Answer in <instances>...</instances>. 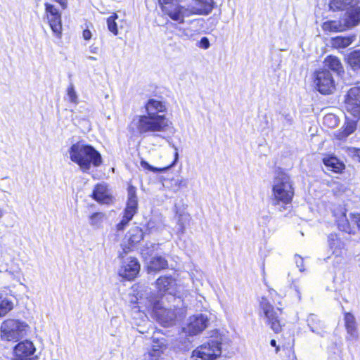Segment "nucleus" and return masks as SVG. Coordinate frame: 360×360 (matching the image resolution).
Here are the masks:
<instances>
[{"instance_id":"1","label":"nucleus","mask_w":360,"mask_h":360,"mask_svg":"<svg viewBox=\"0 0 360 360\" xmlns=\"http://www.w3.org/2000/svg\"><path fill=\"white\" fill-rule=\"evenodd\" d=\"M332 11H345L339 20H328L322 29L327 32H340L350 30L360 24V0H331Z\"/></svg>"},{"instance_id":"2","label":"nucleus","mask_w":360,"mask_h":360,"mask_svg":"<svg viewBox=\"0 0 360 360\" xmlns=\"http://www.w3.org/2000/svg\"><path fill=\"white\" fill-rule=\"evenodd\" d=\"M70 160L77 163L83 172L88 171L91 165L98 167L102 163L101 154L91 146L77 142L69 149Z\"/></svg>"},{"instance_id":"3","label":"nucleus","mask_w":360,"mask_h":360,"mask_svg":"<svg viewBox=\"0 0 360 360\" xmlns=\"http://www.w3.org/2000/svg\"><path fill=\"white\" fill-rule=\"evenodd\" d=\"M131 126L141 134L162 132L167 127V120L165 116L136 115L131 121Z\"/></svg>"},{"instance_id":"4","label":"nucleus","mask_w":360,"mask_h":360,"mask_svg":"<svg viewBox=\"0 0 360 360\" xmlns=\"http://www.w3.org/2000/svg\"><path fill=\"white\" fill-rule=\"evenodd\" d=\"M30 326L19 319H8L0 326L1 338L4 341L18 342L27 335Z\"/></svg>"},{"instance_id":"5","label":"nucleus","mask_w":360,"mask_h":360,"mask_svg":"<svg viewBox=\"0 0 360 360\" xmlns=\"http://www.w3.org/2000/svg\"><path fill=\"white\" fill-rule=\"evenodd\" d=\"M272 191L277 202H290L294 195V188L290 176L285 173H278L274 180Z\"/></svg>"},{"instance_id":"6","label":"nucleus","mask_w":360,"mask_h":360,"mask_svg":"<svg viewBox=\"0 0 360 360\" xmlns=\"http://www.w3.org/2000/svg\"><path fill=\"white\" fill-rule=\"evenodd\" d=\"M148 307L151 310L153 316L161 325L165 327H169L174 323L176 314L174 309L167 308L157 297L149 296Z\"/></svg>"},{"instance_id":"7","label":"nucleus","mask_w":360,"mask_h":360,"mask_svg":"<svg viewBox=\"0 0 360 360\" xmlns=\"http://www.w3.org/2000/svg\"><path fill=\"white\" fill-rule=\"evenodd\" d=\"M334 216L340 231L353 236L356 233L357 226L360 225L359 213L350 212L347 214L346 208L340 207L334 212Z\"/></svg>"},{"instance_id":"8","label":"nucleus","mask_w":360,"mask_h":360,"mask_svg":"<svg viewBox=\"0 0 360 360\" xmlns=\"http://www.w3.org/2000/svg\"><path fill=\"white\" fill-rule=\"evenodd\" d=\"M260 309L263 313L265 323L276 333L282 330V326L280 316L282 310L280 308H275L265 297H262L259 303Z\"/></svg>"},{"instance_id":"9","label":"nucleus","mask_w":360,"mask_h":360,"mask_svg":"<svg viewBox=\"0 0 360 360\" xmlns=\"http://www.w3.org/2000/svg\"><path fill=\"white\" fill-rule=\"evenodd\" d=\"M156 286L158 288V296L150 295L157 297L162 302L167 300L168 302L176 300V294L177 292V284L176 280L169 276H160L156 281Z\"/></svg>"},{"instance_id":"10","label":"nucleus","mask_w":360,"mask_h":360,"mask_svg":"<svg viewBox=\"0 0 360 360\" xmlns=\"http://www.w3.org/2000/svg\"><path fill=\"white\" fill-rule=\"evenodd\" d=\"M214 2L213 0H193L188 7L179 8L178 12L181 13V21L184 22V18H188L192 15H207L213 9Z\"/></svg>"},{"instance_id":"11","label":"nucleus","mask_w":360,"mask_h":360,"mask_svg":"<svg viewBox=\"0 0 360 360\" xmlns=\"http://www.w3.org/2000/svg\"><path fill=\"white\" fill-rule=\"evenodd\" d=\"M221 343L211 340L198 347L192 354L193 360H215L221 355Z\"/></svg>"},{"instance_id":"12","label":"nucleus","mask_w":360,"mask_h":360,"mask_svg":"<svg viewBox=\"0 0 360 360\" xmlns=\"http://www.w3.org/2000/svg\"><path fill=\"white\" fill-rule=\"evenodd\" d=\"M314 84L316 89L322 94H330L335 88L332 74L328 69H321L316 72Z\"/></svg>"},{"instance_id":"13","label":"nucleus","mask_w":360,"mask_h":360,"mask_svg":"<svg viewBox=\"0 0 360 360\" xmlns=\"http://www.w3.org/2000/svg\"><path fill=\"white\" fill-rule=\"evenodd\" d=\"M345 109L355 118L360 117V82L351 88L345 97Z\"/></svg>"},{"instance_id":"14","label":"nucleus","mask_w":360,"mask_h":360,"mask_svg":"<svg viewBox=\"0 0 360 360\" xmlns=\"http://www.w3.org/2000/svg\"><path fill=\"white\" fill-rule=\"evenodd\" d=\"M35 352L36 347L32 341H20L13 348V360H36Z\"/></svg>"},{"instance_id":"15","label":"nucleus","mask_w":360,"mask_h":360,"mask_svg":"<svg viewBox=\"0 0 360 360\" xmlns=\"http://www.w3.org/2000/svg\"><path fill=\"white\" fill-rule=\"evenodd\" d=\"M44 6L46 18L53 32L57 37H60L62 32L61 14L53 4L45 3Z\"/></svg>"},{"instance_id":"16","label":"nucleus","mask_w":360,"mask_h":360,"mask_svg":"<svg viewBox=\"0 0 360 360\" xmlns=\"http://www.w3.org/2000/svg\"><path fill=\"white\" fill-rule=\"evenodd\" d=\"M140 271V264L134 257H129L124 261L119 270V274L128 280L134 279Z\"/></svg>"},{"instance_id":"17","label":"nucleus","mask_w":360,"mask_h":360,"mask_svg":"<svg viewBox=\"0 0 360 360\" xmlns=\"http://www.w3.org/2000/svg\"><path fill=\"white\" fill-rule=\"evenodd\" d=\"M162 11L165 15H168L172 20L181 22V13L178 12L179 8H183L184 6L174 2V0H159Z\"/></svg>"},{"instance_id":"18","label":"nucleus","mask_w":360,"mask_h":360,"mask_svg":"<svg viewBox=\"0 0 360 360\" xmlns=\"http://www.w3.org/2000/svg\"><path fill=\"white\" fill-rule=\"evenodd\" d=\"M207 324V316L201 314L194 315L190 318L186 330L190 335H197L205 329Z\"/></svg>"},{"instance_id":"19","label":"nucleus","mask_w":360,"mask_h":360,"mask_svg":"<svg viewBox=\"0 0 360 360\" xmlns=\"http://www.w3.org/2000/svg\"><path fill=\"white\" fill-rule=\"evenodd\" d=\"M344 321L347 334L346 337L347 340H357L359 339V332L354 316L350 312H345Z\"/></svg>"},{"instance_id":"20","label":"nucleus","mask_w":360,"mask_h":360,"mask_svg":"<svg viewBox=\"0 0 360 360\" xmlns=\"http://www.w3.org/2000/svg\"><path fill=\"white\" fill-rule=\"evenodd\" d=\"M92 198L100 203L110 204L112 201V196L108 186L105 184H98L96 185Z\"/></svg>"},{"instance_id":"21","label":"nucleus","mask_w":360,"mask_h":360,"mask_svg":"<svg viewBox=\"0 0 360 360\" xmlns=\"http://www.w3.org/2000/svg\"><path fill=\"white\" fill-rule=\"evenodd\" d=\"M146 114L153 116H165L163 113L166 111L165 102L154 98L149 99L145 105Z\"/></svg>"},{"instance_id":"22","label":"nucleus","mask_w":360,"mask_h":360,"mask_svg":"<svg viewBox=\"0 0 360 360\" xmlns=\"http://www.w3.org/2000/svg\"><path fill=\"white\" fill-rule=\"evenodd\" d=\"M328 241L330 248L333 250V255H334L338 259L337 262H340L342 259L343 243L340 240L336 233H330L328 236Z\"/></svg>"},{"instance_id":"23","label":"nucleus","mask_w":360,"mask_h":360,"mask_svg":"<svg viewBox=\"0 0 360 360\" xmlns=\"http://www.w3.org/2000/svg\"><path fill=\"white\" fill-rule=\"evenodd\" d=\"M175 218L176 219V233L182 236L185 233L186 227L189 224L191 217L190 214L186 212H179L175 207Z\"/></svg>"},{"instance_id":"24","label":"nucleus","mask_w":360,"mask_h":360,"mask_svg":"<svg viewBox=\"0 0 360 360\" xmlns=\"http://www.w3.org/2000/svg\"><path fill=\"white\" fill-rule=\"evenodd\" d=\"M13 307V297L5 292H0V317L6 315Z\"/></svg>"},{"instance_id":"25","label":"nucleus","mask_w":360,"mask_h":360,"mask_svg":"<svg viewBox=\"0 0 360 360\" xmlns=\"http://www.w3.org/2000/svg\"><path fill=\"white\" fill-rule=\"evenodd\" d=\"M138 207V200L136 195V190L134 187L130 186L128 188V200L124 210V213L130 214L132 217L136 214Z\"/></svg>"},{"instance_id":"26","label":"nucleus","mask_w":360,"mask_h":360,"mask_svg":"<svg viewBox=\"0 0 360 360\" xmlns=\"http://www.w3.org/2000/svg\"><path fill=\"white\" fill-rule=\"evenodd\" d=\"M356 38V34L349 36H338L331 38L330 44L332 47L335 49H345L351 45Z\"/></svg>"},{"instance_id":"27","label":"nucleus","mask_w":360,"mask_h":360,"mask_svg":"<svg viewBox=\"0 0 360 360\" xmlns=\"http://www.w3.org/2000/svg\"><path fill=\"white\" fill-rule=\"evenodd\" d=\"M173 148H174V150H175V152H174V161L172 162V163L170 165H169L167 167H155L151 166L146 161L142 160L141 161V166L143 169L149 170V171H151V172H153L154 173H159V172H162L166 171L167 169H168L171 167L174 166L178 160H179L178 149L174 145H173Z\"/></svg>"},{"instance_id":"28","label":"nucleus","mask_w":360,"mask_h":360,"mask_svg":"<svg viewBox=\"0 0 360 360\" xmlns=\"http://www.w3.org/2000/svg\"><path fill=\"white\" fill-rule=\"evenodd\" d=\"M146 226L150 233H161L166 226L162 217H155L148 221Z\"/></svg>"},{"instance_id":"29","label":"nucleus","mask_w":360,"mask_h":360,"mask_svg":"<svg viewBox=\"0 0 360 360\" xmlns=\"http://www.w3.org/2000/svg\"><path fill=\"white\" fill-rule=\"evenodd\" d=\"M165 349V345L161 342L153 345L152 348L144 355L145 360H158L163 351Z\"/></svg>"},{"instance_id":"30","label":"nucleus","mask_w":360,"mask_h":360,"mask_svg":"<svg viewBox=\"0 0 360 360\" xmlns=\"http://www.w3.org/2000/svg\"><path fill=\"white\" fill-rule=\"evenodd\" d=\"M129 245H135L143 238V232L138 226L131 228L126 236Z\"/></svg>"},{"instance_id":"31","label":"nucleus","mask_w":360,"mask_h":360,"mask_svg":"<svg viewBox=\"0 0 360 360\" xmlns=\"http://www.w3.org/2000/svg\"><path fill=\"white\" fill-rule=\"evenodd\" d=\"M323 162L326 167L336 173L341 172L345 167L344 165L334 156L324 158L323 159Z\"/></svg>"},{"instance_id":"32","label":"nucleus","mask_w":360,"mask_h":360,"mask_svg":"<svg viewBox=\"0 0 360 360\" xmlns=\"http://www.w3.org/2000/svg\"><path fill=\"white\" fill-rule=\"evenodd\" d=\"M168 266L167 261L162 256L154 257L150 261L148 270L158 271L161 269H166Z\"/></svg>"},{"instance_id":"33","label":"nucleus","mask_w":360,"mask_h":360,"mask_svg":"<svg viewBox=\"0 0 360 360\" xmlns=\"http://www.w3.org/2000/svg\"><path fill=\"white\" fill-rule=\"evenodd\" d=\"M325 66L333 70L337 74L342 71V65L340 60L336 56H329L325 59Z\"/></svg>"},{"instance_id":"34","label":"nucleus","mask_w":360,"mask_h":360,"mask_svg":"<svg viewBox=\"0 0 360 360\" xmlns=\"http://www.w3.org/2000/svg\"><path fill=\"white\" fill-rule=\"evenodd\" d=\"M347 62L354 71L360 70V49L355 50L347 55Z\"/></svg>"},{"instance_id":"35","label":"nucleus","mask_w":360,"mask_h":360,"mask_svg":"<svg viewBox=\"0 0 360 360\" xmlns=\"http://www.w3.org/2000/svg\"><path fill=\"white\" fill-rule=\"evenodd\" d=\"M308 326L310 330L313 333H319V328L321 321L318 319V317L314 314H310L307 318Z\"/></svg>"},{"instance_id":"36","label":"nucleus","mask_w":360,"mask_h":360,"mask_svg":"<svg viewBox=\"0 0 360 360\" xmlns=\"http://www.w3.org/2000/svg\"><path fill=\"white\" fill-rule=\"evenodd\" d=\"M356 129V124L354 122H348L342 131L338 135L340 139H345L352 134Z\"/></svg>"},{"instance_id":"37","label":"nucleus","mask_w":360,"mask_h":360,"mask_svg":"<svg viewBox=\"0 0 360 360\" xmlns=\"http://www.w3.org/2000/svg\"><path fill=\"white\" fill-rule=\"evenodd\" d=\"M104 219V214L101 212L94 213L89 219V223L91 226L98 228L101 226Z\"/></svg>"},{"instance_id":"38","label":"nucleus","mask_w":360,"mask_h":360,"mask_svg":"<svg viewBox=\"0 0 360 360\" xmlns=\"http://www.w3.org/2000/svg\"><path fill=\"white\" fill-rule=\"evenodd\" d=\"M176 35L183 40H189L193 36V30L190 28H177Z\"/></svg>"},{"instance_id":"39","label":"nucleus","mask_w":360,"mask_h":360,"mask_svg":"<svg viewBox=\"0 0 360 360\" xmlns=\"http://www.w3.org/2000/svg\"><path fill=\"white\" fill-rule=\"evenodd\" d=\"M117 18L116 14L110 16L107 20V25L108 30L113 33L115 35L118 34L117 23L115 22V19Z\"/></svg>"},{"instance_id":"40","label":"nucleus","mask_w":360,"mask_h":360,"mask_svg":"<svg viewBox=\"0 0 360 360\" xmlns=\"http://www.w3.org/2000/svg\"><path fill=\"white\" fill-rule=\"evenodd\" d=\"M67 94L68 97V100L73 103H77L78 98L77 93L75 90L74 85L70 84L67 89Z\"/></svg>"},{"instance_id":"41","label":"nucleus","mask_w":360,"mask_h":360,"mask_svg":"<svg viewBox=\"0 0 360 360\" xmlns=\"http://www.w3.org/2000/svg\"><path fill=\"white\" fill-rule=\"evenodd\" d=\"M281 121L284 127H288L293 124V116L290 113H281Z\"/></svg>"},{"instance_id":"42","label":"nucleus","mask_w":360,"mask_h":360,"mask_svg":"<svg viewBox=\"0 0 360 360\" xmlns=\"http://www.w3.org/2000/svg\"><path fill=\"white\" fill-rule=\"evenodd\" d=\"M133 217L131 215H129L126 213H124V216L121 221L117 225V229L118 231H122L125 229L129 221L132 219Z\"/></svg>"},{"instance_id":"43","label":"nucleus","mask_w":360,"mask_h":360,"mask_svg":"<svg viewBox=\"0 0 360 360\" xmlns=\"http://www.w3.org/2000/svg\"><path fill=\"white\" fill-rule=\"evenodd\" d=\"M8 273L12 276L13 278L15 281H17L18 282H19V283L23 286H25V288H27V286L23 283V282L21 281V278H22L23 280H25V278L23 277V275L21 272V270L20 269H18L15 271H8Z\"/></svg>"},{"instance_id":"44","label":"nucleus","mask_w":360,"mask_h":360,"mask_svg":"<svg viewBox=\"0 0 360 360\" xmlns=\"http://www.w3.org/2000/svg\"><path fill=\"white\" fill-rule=\"evenodd\" d=\"M323 122L325 124H330L331 127L335 126L337 124V118L333 114H328L323 117Z\"/></svg>"},{"instance_id":"45","label":"nucleus","mask_w":360,"mask_h":360,"mask_svg":"<svg viewBox=\"0 0 360 360\" xmlns=\"http://www.w3.org/2000/svg\"><path fill=\"white\" fill-rule=\"evenodd\" d=\"M197 46L202 49H207L210 46V43L207 37H204L201 38V39L198 41L196 44Z\"/></svg>"},{"instance_id":"46","label":"nucleus","mask_w":360,"mask_h":360,"mask_svg":"<svg viewBox=\"0 0 360 360\" xmlns=\"http://www.w3.org/2000/svg\"><path fill=\"white\" fill-rule=\"evenodd\" d=\"M348 154L354 159L360 162V149L356 148H349Z\"/></svg>"},{"instance_id":"47","label":"nucleus","mask_w":360,"mask_h":360,"mask_svg":"<svg viewBox=\"0 0 360 360\" xmlns=\"http://www.w3.org/2000/svg\"><path fill=\"white\" fill-rule=\"evenodd\" d=\"M174 185L176 186L178 188L181 187H187L188 182L187 180L184 179H178L174 180Z\"/></svg>"},{"instance_id":"48","label":"nucleus","mask_w":360,"mask_h":360,"mask_svg":"<svg viewBox=\"0 0 360 360\" xmlns=\"http://www.w3.org/2000/svg\"><path fill=\"white\" fill-rule=\"evenodd\" d=\"M295 262H296L297 266L300 269V271L301 272H303L304 271L303 259L302 257H299L296 259Z\"/></svg>"},{"instance_id":"49","label":"nucleus","mask_w":360,"mask_h":360,"mask_svg":"<svg viewBox=\"0 0 360 360\" xmlns=\"http://www.w3.org/2000/svg\"><path fill=\"white\" fill-rule=\"evenodd\" d=\"M83 37L85 40H89L91 37V33L89 30H84L83 31Z\"/></svg>"},{"instance_id":"50","label":"nucleus","mask_w":360,"mask_h":360,"mask_svg":"<svg viewBox=\"0 0 360 360\" xmlns=\"http://www.w3.org/2000/svg\"><path fill=\"white\" fill-rule=\"evenodd\" d=\"M56 2L58 3L63 9H65L68 6V0H54Z\"/></svg>"},{"instance_id":"51","label":"nucleus","mask_w":360,"mask_h":360,"mask_svg":"<svg viewBox=\"0 0 360 360\" xmlns=\"http://www.w3.org/2000/svg\"><path fill=\"white\" fill-rule=\"evenodd\" d=\"M294 288L295 290H296L297 292V297H298V299L300 300H301V292L298 288L297 286H296L295 285H294Z\"/></svg>"},{"instance_id":"52","label":"nucleus","mask_w":360,"mask_h":360,"mask_svg":"<svg viewBox=\"0 0 360 360\" xmlns=\"http://www.w3.org/2000/svg\"><path fill=\"white\" fill-rule=\"evenodd\" d=\"M5 212V210L0 207V219H1L4 217Z\"/></svg>"},{"instance_id":"53","label":"nucleus","mask_w":360,"mask_h":360,"mask_svg":"<svg viewBox=\"0 0 360 360\" xmlns=\"http://www.w3.org/2000/svg\"><path fill=\"white\" fill-rule=\"evenodd\" d=\"M270 345L272 347H276V341L275 340H271L270 342Z\"/></svg>"},{"instance_id":"54","label":"nucleus","mask_w":360,"mask_h":360,"mask_svg":"<svg viewBox=\"0 0 360 360\" xmlns=\"http://www.w3.org/2000/svg\"><path fill=\"white\" fill-rule=\"evenodd\" d=\"M88 59L91 60H97L96 58H95L94 56H89Z\"/></svg>"},{"instance_id":"55","label":"nucleus","mask_w":360,"mask_h":360,"mask_svg":"<svg viewBox=\"0 0 360 360\" xmlns=\"http://www.w3.org/2000/svg\"><path fill=\"white\" fill-rule=\"evenodd\" d=\"M150 245H151V248H152V250H151V252H152L154 250L156 245L155 243H151Z\"/></svg>"},{"instance_id":"56","label":"nucleus","mask_w":360,"mask_h":360,"mask_svg":"<svg viewBox=\"0 0 360 360\" xmlns=\"http://www.w3.org/2000/svg\"><path fill=\"white\" fill-rule=\"evenodd\" d=\"M357 229L360 230V225L357 226Z\"/></svg>"},{"instance_id":"57","label":"nucleus","mask_w":360,"mask_h":360,"mask_svg":"<svg viewBox=\"0 0 360 360\" xmlns=\"http://www.w3.org/2000/svg\"><path fill=\"white\" fill-rule=\"evenodd\" d=\"M337 185L336 188H338L340 185L338 184H335Z\"/></svg>"}]
</instances>
